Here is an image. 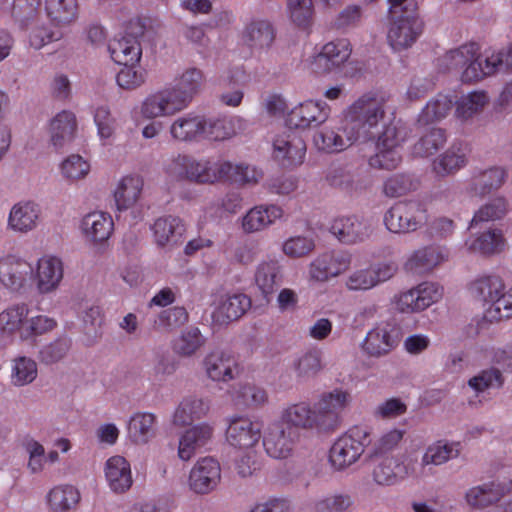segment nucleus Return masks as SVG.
Instances as JSON below:
<instances>
[{"label":"nucleus","mask_w":512,"mask_h":512,"mask_svg":"<svg viewBox=\"0 0 512 512\" xmlns=\"http://www.w3.org/2000/svg\"><path fill=\"white\" fill-rule=\"evenodd\" d=\"M384 100L364 95L348 109L343 126V135L330 128H323L314 134L315 146L325 152H340L352 143L368 141L375 135L372 131L384 118Z\"/></svg>","instance_id":"f257e3e1"},{"label":"nucleus","mask_w":512,"mask_h":512,"mask_svg":"<svg viewBox=\"0 0 512 512\" xmlns=\"http://www.w3.org/2000/svg\"><path fill=\"white\" fill-rule=\"evenodd\" d=\"M471 296L484 306L491 319L500 321L512 317V287L506 290L503 279L497 274H482L468 284Z\"/></svg>","instance_id":"f03ea898"},{"label":"nucleus","mask_w":512,"mask_h":512,"mask_svg":"<svg viewBox=\"0 0 512 512\" xmlns=\"http://www.w3.org/2000/svg\"><path fill=\"white\" fill-rule=\"evenodd\" d=\"M443 62L448 70L464 69L461 80L471 83L496 73L503 64V55L482 58L478 54V45L470 43L446 53Z\"/></svg>","instance_id":"7ed1b4c3"},{"label":"nucleus","mask_w":512,"mask_h":512,"mask_svg":"<svg viewBox=\"0 0 512 512\" xmlns=\"http://www.w3.org/2000/svg\"><path fill=\"white\" fill-rule=\"evenodd\" d=\"M372 444L371 433L367 428L354 426L340 436L332 445L329 453L331 465L336 470H343L355 462Z\"/></svg>","instance_id":"20e7f679"},{"label":"nucleus","mask_w":512,"mask_h":512,"mask_svg":"<svg viewBox=\"0 0 512 512\" xmlns=\"http://www.w3.org/2000/svg\"><path fill=\"white\" fill-rule=\"evenodd\" d=\"M428 221L427 209L418 200L399 201L384 214V224L392 233L406 234L417 231Z\"/></svg>","instance_id":"39448f33"},{"label":"nucleus","mask_w":512,"mask_h":512,"mask_svg":"<svg viewBox=\"0 0 512 512\" xmlns=\"http://www.w3.org/2000/svg\"><path fill=\"white\" fill-rule=\"evenodd\" d=\"M391 19L387 40L394 51L411 47L423 32L424 23L414 11Z\"/></svg>","instance_id":"423d86ee"},{"label":"nucleus","mask_w":512,"mask_h":512,"mask_svg":"<svg viewBox=\"0 0 512 512\" xmlns=\"http://www.w3.org/2000/svg\"><path fill=\"white\" fill-rule=\"evenodd\" d=\"M190 103L189 99L176 86L163 89L145 99L141 113L146 118L173 115L183 110Z\"/></svg>","instance_id":"0eeeda50"},{"label":"nucleus","mask_w":512,"mask_h":512,"mask_svg":"<svg viewBox=\"0 0 512 512\" xmlns=\"http://www.w3.org/2000/svg\"><path fill=\"white\" fill-rule=\"evenodd\" d=\"M131 34H127L120 39H114L109 44V51L112 59L121 65L135 64L140 61L142 48L138 36L144 34L145 27L137 21L130 24Z\"/></svg>","instance_id":"6e6552de"},{"label":"nucleus","mask_w":512,"mask_h":512,"mask_svg":"<svg viewBox=\"0 0 512 512\" xmlns=\"http://www.w3.org/2000/svg\"><path fill=\"white\" fill-rule=\"evenodd\" d=\"M221 479V468L212 457L200 459L192 468L189 486L197 494H208L213 491Z\"/></svg>","instance_id":"1a4fd4ad"},{"label":"nucleus","mask_w":512,"mask_h":512,"mask_svg":"<svg viewBox=\"0 0 512 512\" xmlns=\"http://www.w3.org/2000/svg\"><path fill=\"white\" fill-rule=\"evenodd\" d=\"M300 433L294 432L283 426L281 423L272 424L263 439V445L266 453L275 459L288 457L296 441L299 440Z\"/></svg>","instance_id":"9d476101"},{"label":"nucleus","mask_w":512,"mask_h":512,"mask_svg":"<svg viewBox=\"0 0 512 512\" xmlns=\"http://www.w3.org/2000/svg\"><path fill=\"white\" fill-rule=\"evenodd\" d=\"M329 112L326 103L309 100L293 108L287 116L286 123L291 128L317 127L328 119Z\"/></svg>","instance_id":"9b49d317"},{"label":"nucleus","mask_w":512,"mask_h":512,"mask_svg":"<svg viewBox=\"0 0 512 512\" xmlns=\"http://www.w3.org/2000/svg\"><path fill=\"white\" fill-rule=\"evenodd\" d=\"M400 341L398 327L386 324L370 330L362 344L363 350L372 357H381L389 353Z\"/></svg>","instance_id":"f8f14e48"},{"label":"nucleus","mask_w":512,"mask_h":512,"mask_svg":"<svg viewBox=\"0 0 512 512\" xmlns=\"http://www.w3.org/2000/svg\"><path fill=\"white\" fill-rule=\"evenodd\" d=\"M350 54L351 50L345 40L326 43L314 57L312 69L318 74L329 73L343 65Z\"/></svg>","instance_id":"ddd939ff"},{"label":"nucleus","mask_w":512,"mask_h":512,"mask_svg":"<svg viewBox=\"0 0 512 512\" xmlns=\"http://www.w3.org/2000/svg\"><path fill=\"white\" fill-rule=\"evenodd\" d=\"M274 157L283 167L301 164L305 156L306 144L294 133L278 136L274 142Z\"/></svg>","instance_id":"4468645a"},{"label":"nucleus","mask_w":512,"mask_h":512,"mask_svg":"<svg viewBox=\"0 0 512 512\" xmlns=\"http://www.w3.org/2000/svg\"><path fill=\"white\" fill-rule=\"evenodd\" d=\"M230 445L237 448H250L261 438V425L246 417H234L226 430Z\"/></svg>","instance_id":"2eb2a0df"},{"label":"nucleus","mask_w":512,"mask_h":512,"mask_svg":"<svg viewBox=\"0 0 512 512\" xmlns=\"http://www.w3.org/2000/svg\"><path fill=\"white\" fill-rule=\"evenodd\" d=\"M350 265V256L342 251L326 252L310 265V275L317 281H326L345 271Z\"/></svg>","instance_id":"dca6fc26"},{"label":"nucleus","mask_w":512,"mask_h":512,"mask_svg":"<svg viewBox=\"0 0 512 512\" xmlns=\"http://www.w3.org/2000/svg\"><path fill=\"white\" fill-rule=\"evenodd\" d=\"M467 162V145L461 141H456L433 160L432 170L437 177L445 178L464 168Z\"/></svg>","instance_id":"f3484780"},{"label":"nucleus","mask_w":512,"mask_h":512,"mask_svg":"<svg viewBox=\"0 0 512 512\" xmlns=\"http://www.w3.org/2000/svg\"><path fill=\"white\" fill-rule=\"evenodd\" d=\"M279 423L297 433H300V430L314 427L320 429V419L317 411L312 410L309 404L304 402L292 404L284 409Z\"/></svg>","instance_id":"a211bd4d"},{"label":"nucleus","mask_w":512,"mask_h":512,"mask_svg":"<svg viewBox=\"0 0 512 512\" xmlns=\"http://www.w3.org/2000/svg\"><path fill=\"white\" fill-rule=\"evenodd\" d=\"M349 400V393L339 389L323 394L316 407L320 419V429H332L337 422L338 411L342 410Z\"/></svg>","instance_id":"6ab92c4d"},{"label":"nucleus","mask_w":512,"mask_h":512,"mask_svg":"<svg viewBox=\"0 0 512 512\" xmlns=\"http://www.w3.org/2000/svg\"><path fill=\"white\" fill-rule=\"evenodd\" d=\"M203 365L207 376L213 381L227 382L238 373L235 359L223 350L215 349L208 353Z\"/></svg>","instance_id":"aec40b11"},{"label":"nucleus","mask_w":512,"mask_h":512,"mask_svg":"<svg viewBox=\"0 0 512 512\" xmlns=\"http://www.w3.org/2000/svg\"><path fill=\"white\" fill-rule=\"evenodd\" d=\"M32 273V266L16 256L8 255L0 259V282L13 291L19 290Z\"/></svg>","instance_id":"412c9836"},{"label":"nucleus","mask_w":512,"mask_h":512,"mask_svg":"<svg viewBox=\"0 0 512 512\" xmlns=\"http://www.w3.org/2000/svg\"><path fill=\"white\" fill-rule=\"evenodd\" d=\"M105 476L111 490L118 494L128 491L133 483L130 464L122 456H113L107 460Z\"/></svg>","instance_id":"4be33fe9"},{"label":"nucleus","mask_w":512,"mask_h":512,"mask_svg":"<svg viewBox=\"0 0 512 512\" xmlns=\"http://www.w3.org/2000/svg\"><path fill=\"white\" fill-rule=\"evenodd\" d=\"M213 431V427L207 423H201L186 430L179 441V457L185 461L189 460L198 449L211 440Z\"/></svg>","instance_id":"5701e85b"},{"label":"nucleus","mask_w":512,"mask_h":512,"mask_svg":"<svg viewBox=\"0 0 512 512\" xmlns=\"http://www.w3.org/2000/svg\"><path fill=\"white\" fill-rule=\"evenodd\" d=\"M158 246H174L181 243L185 232L182 220L175 216L160 217L152 226Z\"/></svg>","instance_id":"b1692460"},{"label":"nucleus","mask_w":512,"mask_h":512,"mask_svg":"<svg viewBox=\"0 0 512 512\" xmlns=\"http://www.w3.org/2000/svg\"><path fill=\"white\" fill-rule=\"evenodd\" d=\"M40 217L39 206L33 202L15 204L9 214L8 227L15 232L27 233L36 228Z\"/></svg>","instance_id":"393cba45"},{"label":"nucleus","mask_w":512,"mask_h":512,"mask_svg":"<svg viewBox=\"0 0 512 512\" xmlns=\"http://www.w3.org/2000/svg\"><path fill=\"white\" fill-rule=\"evenodd\" d=\"M77 123L74 113L63 110L50 122V142L56 150L69 144L76 131Z\"/></svg>","instance_id":"a878e982"},{"label":"nucleus","mask_w":512,"mask_h":512,"mask_svg":"<svg viewBox=\"0 0 512 512\" xmlns=\"http://www.w3.org/2000/svg\"><path fill=\"white\" fill-rule=\"evenodd\" d=\"M205 118L193 114L180 116L170 126L173 139L181 142H198L202 140Z\"/></svg>","instance_id":"bb28decb"},{"label":"nucleus","mask_w":512,"mask_h":512,"mask_svg":"<svg viewBox=\"0 0 512 512\" xmlns=\"http://www.w3.org/2000/svg\"><path fill=\"white\" fill-rule=\"evenodd\" d=\"M506 171L501 167H491L472 176L469 191L475 196L485 197L504 184Z\"/></svg>","instance_id":"cd10ccee"},{"label":"nucleus","mask_w":512,"mask_h":512,"mask_svg":"<svg viewBox=\"0 0 512 512\" xmlns=\"http://www.w3.org/2000/svg\"><path fill=\"white\" fill-rule=\"evenodd\" d=\"M505 494L502 485L489 482L474 486L465 493V501L472 509H484L498 502Z\"/></svg>","instance_id":"c85d7f7f"},{"label":"nucleus","mask_w":512,"mask_h":512,"mask_svg":"<svg viewBox=\"0 0 512 512\" xmlns=\"http://www.w3.org/2000/svg\"><path fill=\"white\" fill-rule=\"evenodd\" d=\"M331 231L345 244L361 242L368 237L367 226L356 216L335 219L331 226Z\"/></svg>","instance_id":"c756f323"},{"label":"nucleus","mask_w":512,"mask_h":512,"mask_svg":"<svg viewBox=\"0 0 512 512\" xmlns=\"http://www.w3.org/2000/svg\"><path fill=\"white\" fill-rule=\"evenodd\" d=\"M45 12L50 22L59 28L70 26L79 14L77 0H45Z\"/></svg>","instance_id":"7c9ffc66"},{"label":"nucleus","mask_w":512,"mask_h":512,"mask_svg":"<svg viewBox=\"0 0 512 512\" xmlns=\"http://www.w3.org/2000/svg\"><path fill=\"white\" fill-rule=\"evenodd\" d=\"M245 43L254 49H267L275 40V29L267 20H253L244 30Z\"/></svg>","instance_id":"2f4dec72"},{"label":"nucleus","mask_w":512,"mask_h":512,"mask_svg":"<svg viewBox=\"0 0 512 512\" xmlns=\"http://www.w3.org/2000/svg\"><path fill=\"white\" fill-rule=\"evenodd\" d=\"M282 280L281 266L277 261H264L257 266L255 282L265 299L272 295Z\"/></svg>","instance_id":"473e14b6"},{"label":"nucleus","mask_w":512,"mask_h":512,"mask_svg":"<svg viewBox=\"0 0 512 512\" xmlns=\"http://www.w3.org/2000/svg\"><path fill=\"white\" fill-rule=\"evenodd\" d=\"M38 287L41 292L55 289L63 278V265L59 258H42L37 267Z\"/></svg>","instance_id":"72a5a7b5"},{"label":"nucleus","mask_w":512,"mask_h":512,"mask_svg":"<svg viewBox=\"0 0 512 512\" xmlns=\"http://www.w3.org/2000/svg\"><path fill=\"white\" fill-rule=\"evenodd\" d=\"M208 411L207 401L195 397L185 398L174 412L173 424L180 427L190 425L195 419L204 417Z\"/></svg>","instance_id":"f704fd0d"},{"label":"nucleus","mask_w":512,"mask_h":512,"mask_svg":"<svg viewBox=\"0 0 512 512\" xmlns=\"http://www.w3.org/2000/svg\"><path fill=\"white\" fill-rule=\"evenodd\" d=\"M465 245L471 252L490 256L498 254L504 249L505 240L501 230L490 229L474 239L467 240Z\"/></svg>","instance_id":"c9c22d12"},{"label":"nucleus","mask_w":512,"mask_h":512,"mask_svg":"<svg viewBox=\"0 0 512 512\" xmlns=\"http://www.w3.org/2000/svg\"><path fill=\"white\" fill-rule=\"evenodd\" d=\"M82 229L87 237L95 242H102L109 238L113 230V221L109 214L92 212L82 220Z\"/></svg>","instance_id":"e433bc0d"},{"label":"nucleus","mask_w":512,"mask_h":512,"mask_svg":"<svg viewBox=\"0 0 512 512\" xmlns=\"http://www.w3.org/2000/svg\"><path fill=\"white\" fill-rule=\"evenodd\" d=\"M156 417L152 413H136L128 423V436L135 444H146L155 434Z\"/></svg>","instance_id":"4c0bfd02"},{"label":"nucleus","mask_w":512,"mask_h":512,"mask_svg":"<svg viewBox=\"0 0 512 512\" xmlns=\"http://www.w3.org/2000/svg\"><path fill=\"white\" fill-rule=\"evenodd\" d=\"M189 320V314L184 307L174 306L159 312L152 321L154 331L172 333L185 325Z\"/></svg>","instance_id":"58836bf2"},{"label":"nucleus","mask_w":512,"mask_h":512,"mask_svg":"<svg viewBox=\"0 0 512 512\" xmlns=\"http://www.w3.org/2000/svg\"><path fill=\"white\" fill-rule=\"evenodd\" d=\"M442 259L438 248L427 246L415 251L406 262L405 268L413 274L421 275L431 271Z\"/></svg>","instance_id":"ea45409f"},{"label":"nucleus","mask_w":512,"mask_h":512,"mask_svg":"<svg viewBox=\"0 0 512 512\" xmlns=\"http://www.w3.org/2000/svg\"><path fill=\"white\" fill-rule=\"evenodd\" d=\"M143 188V180L139 176L124 177L115 193V203L118 210H126L132 207L138 200Z\"/></svg>","instance_id":"a19ab883"},{"label":"nucleus","mask_w":512,"mask_h":512,"mask_svg":"<svg viewBox=\"0 0 512 512\" xmlns=\"http://www.w3.org/2000/svg\"><path fill=\"white\" fill-rule=\"evenodd\" d=\"M281 215V208L275 205L255 207L244 216L242 226L248 233L256 232L273 223Z\"/></svg>","instance_id":"79ce46f5"},{"label":"nucleus","mask_w":512,"mask_h":512,"mask_svg":"<svg viewBox=\"0 0 512 512\" xmlns=\"http://www.w3.org/2000/svg\"><path fill=\"white\" fill-rule=\"evenodd\" d=\"M488 102L489 98L483 91H473L463 95L456 102V117L461 121H468L479 115Z\"/></svg>","instance_id":"37998d69"},{"label":"nucleus","mask_w":512,"mask_h":512,"mask_svg":"<svg viewBox=\"0 0 512 512\" xmlns=\"http://www.w3.org/2000/svg\"><path fill=\"white\" fill-rule=\"evenodd\" d=\"M326 180L330 186L347 193H352L362 188L356 174L348 165L331 167L326 175Z\"/></svg>","instance_id":"c03bdc74"},{"label":"nucleus","mask_w":512,"mask_h":512,"mask_svg":"<svg viewBox=\"0 0 512 512\" xmlns=\"http://www.w3.org/2000/svg\"><path fill=\"white\" fill-rule=\"evenodd\" d=\"M28 315L25 304L13 305L0 313V338H10L17 330L22 329Z\"/></svg>","instance_id":"a18cd8bd"},{"label":"nucleus","mask_w":512,"mask_h":512,"mask_svg":"<svg viewBox=\"0 0 512 512\" xmlns=\"http://www.w3.org/2000/svg\"><path fill=\"white\" fill-rule=\"evenodd\" d=\"M509 208V202L504 196L494 197L475 212L470 227L473 228L483 222L500 220L508 213Z\"/></svg>","instance_id":"49530a36"},{"label":"nucleus","mask_w":512,"mask_h":512,"mask_svg":"<svg viewBox=\"0 0 512 512\" xmlns=\"http://www.w3.org/2000/svg\"><path fill=\"white\" fill-rule=\"evenodd\" d=\"M419 180L410 174L397 173L387 178L382 192L389 198H398L418 189Z\"/></svg>","instance_id":"de8ad7c7"},{"label":"nucleus","mask_w":512,"mask_h":512,"mask_svg":"<svg viewBox=\"0 0 512 512\" xmlns=\"http://www.w3.org/2000/svg\"><path fill=\"white\" fill-rule=\"evenodd\" d=\"M446 141L445 130L436 127L430 128L414 144L413 154L418 157H428L442 148Z\"/></svg>","instance_id":"09e8293b"},{"label":"nucleus","mask_w":512,"mask_h":512,"mask_svg":"<svg viewBox=\"0 0 512 512\" xmlns=\"http://www.w3.org/2000/svg\"><path fill=\"white\" fill-rule=\"evenodd\" d=\"M72 341L67 336H61L44 344L38 351L37 359L41 364L53 365L62 361L69 353Z\"/></svg>","instance_id":"8fccbe9b"},{"label":"nucleus","mask_w":512,"mask_h":512,"mask_svg":"<svg viewBox=\"0 0 512 512\" xmlns=\"http://www.w3.org/2000/svg\"><path fill=\"white\" fill-rule=\"evenodd\" d=\"M206 338L197 327H190L181 332L173 343V351L181 357L193 356L202 346Z\"/></svg>","instance_id":"3c124183"},{"label":"nucleus","mask_w":512,"mask_h":512,"mask_svg":"<svg viewBox=\"0 0 512 512\" xmlns=\"http://www.w3.org/2000/svg\"><path fill=\"white\" fill-rule=\"evenodd\" d=\"M460 443L438 441L430 445L422 457V464L442 465L450 459L457 458L460 454Z\"/></svg>","instance_id":"603ef678"},{"label":"nucleus","mask_w":512,"mask_h":512,"mask_svg":"<svg viewBox=\"0 0 512 512\" xmlns=\"http://www.w3.org/2000/svg\"><path fill=\"white\" fill-rule=\"evenodd\" d=\"M452 107L453 102L447 95L438 94L423 108L418 121L423 124L440 121L449 114Z\"/></svg>","instance_id":"864d4df0"},{"label":"nucleus","mask_w":512,"mask_h":512,"mask_svg":"<svg viewBox=\"0 0 512 512\" xmlns=\"http://www.w3.org/2000/svg\"><path fill=\"white\" fill-rule=\"evenodd\" d=\"M80 500L79 491L71 485L53 488L48 495V502L54 511H66L76 506Z\"/></svg>","instance_id":"5fc2aeb1"},{"label":"nucleus","mask_w":512,"mask_h":512,"mask_svg":"<svg viewBox=\"0 0 512 512\" xmlns=\"http://www.w3.org/2000/svg\"><path fill=\"white\" fill-rule=\"evenodd\" d=\"M322 368L321 353L319 351H309L293 362V370L299 381H307L314 378Z\"/></svg>","instance_id":"6e6d98bb"},{"label":"nucleus","mask_w":512,"mask_h":512,"mask_svg":"<svg viewBox=\"0 0 512 512\" xmlns=\"http://www.w3.org/2000/svg\"><path fill=\"white\" fill-rule=\"evenodd\" d=\"M37 377V364L28 357H18L14 360L11 381L15 386L30 384Z\"/></svg>","instance_id":"4d7b16f0"},{"label":"nucleus","mask_w":512,"mask_h":512,"mask_svg":"<svg viewBox=\"0 0 512 512\" xmlns=\"http://www.w3.org/2000/svg\"><path fill=\"white\" fill-rule=\"evenodd\" d=\"M251 307V300L245 294L228 296L220 305V313L227 320H237Z\"/></svg>","instance_id":"13d9d810"},{"label":"nucleus","mask_w":512,"mask_h":512,"mask_svg":"<svg viewBox=\"0 0 512 512\" xmlns=\"http://www.w3.org/2000/svg\"><path fill=\"white\" fill-rule=\"evenodd\" d=\"M202 139L223 141L235 134L234 126L228 119H205Z\"/></svg>","instance_id":"bf43d9fd"},{"label":"nucleus","mask_w":512,"mask_h":512,"mask_svg":"<svg viewBox=\"0 0 512 512\" xmlns=\"http://www.w3.org/2000/svg\"><path fill=\"white\" fill-rule=\"evenodd\" d=\"M404 432L402 430L393 429L383 434L373 445L368 449L367 456L369 459L384 456L395 449L403 438Z\"/></svg>","instance_id":"052dcab7"},{"label":"nucleus","mask_w":512,"mask_h":512,"mask_svg":"<svg viewBox=\"0 0 512 512\" xmlns=\"http://www.w3.org/2000/svg\"><path fill=\"white\" fill-rule=\"evenodd\" d=\"M40 4V0H14L12 17L22 28H25L38 15Z\"/></svg>","instance_id":"680f3d73"},{"label":"nucleus","mask_w":512,"mask_h":512,"mask_svg":"<svg viewBox=\"0 0 512 512\" xmlns=\"http://www.w3.org/2000/svg\"><path fill=\"white\" fill-rule=\"evenodd\" d=\"M405 470L408 474L407 466L397 464L393 458H385L373 471L374 480L380 485L392 484L398 476Z\"/></svg>","instance_id":"e2e57ef3"},{"label":"nucleus","mask_w":512,"mask_h":512,"mask_svg":"<svg viewBox=\"0 0 512 512\" xmlns=\"http://www.w3.org/2000/svg\"><path fill=\"white\" fill-rule=\"evenodd\" d=\"M353 499L349 494H329L315 503L316 512H347L353 506Z\"/></svg>","instance_id":"0e129e2a"},{"label":"nucleus","mask_w":512,"mask_h":512,"mask_svg":"<svg viewBox=\"0 0 512 512\" xmlns=\"http://www.w3.org/2000/svg\"><path fill=\"white\" fill-rule=\"evenodd\" d=\"M378 152L371 156L369 165L376 169L394 170L402 161L397 147H380Z\"/></svg>","instance_id":"69168bd1"},{"label":"nucleus","mask_w":512,"mask_h":512,"mask_svg":"<svg viewBox=\"0 0 512 512\" xmlns=\"http://www.w3.org/2000/svg\"><path fill=\"white\" fill-rule=\"evenodd\" d=\"M124 67L116 76L117 84L126 90H133L145 82L146 73L142 68H136L134 64L123 65Z\"/></svg>","instance_id":"338daca9"},{"label":"nucleus","mask_w":512,"mask_h":512,"mask_svg":"<svg viewBox=\"0 0 512 512\" xmlns=\"http://www.w3.org/2000/svg\"><path fill=\"white\" fill-rule=\"evenodd\" d=\"M202 83V72L197 68H189L181 75L175 86L181 90L191 102L193 97L199 92Z\"/></svg>","instance_id":"774afa93"}]
</instances>
